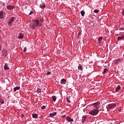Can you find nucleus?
Returning <instances> with one entry per match:
<instances>
[{"instance_id": "f257e3e1", "label": "nucleus", "mask_w": 124, "mask_h": 124, "mask_svg": "<svg viewBox=\"0 0 124 124\" xmlns=\"http://www.w3.org/2000/svg\"><path fill=\"white\" fill-rule=\"evenodd\" d=\"M32 29H35V27H40L42 25V24L39 23V20L35 19L32 22Z\"/></svg>"}, {"instance_id": "f03ea898", "label": "nucleus", "mask_w": 124, "mask_h": 124, "mask_svg": "<svg viewBox=\"0 0 124 124\" xmlns=\"http://www.w3.org/2000/svg\"><path fill=\"white\" fill-rule=\"evenodd\" d=\"M99 113V110L98 109H93L92 110L89 111V114L92 115V116H96Z\"/></svg>"}, {"instance_id": "7ed1b4c3", "label": "nucleus", "mask_w": 124, "mask_h": 124, "mask_svg": "<svg viewBox=\"0 0 124 124\" xmlns=\"http://www.w3.org/2000/svg\"><path fill=\"white\" fill-rule=\"evenodd\" d=\"M14 19H15V18L13 16L10 18L8 22V25H9V26H11V24H12V22L14 21Z\"/></svg>"}, {"instance_id": "20e7f679", "label": "nucleus", "mask_w": 124, "mask_h": 124, "mask_svg": "<svg viewBox=\"0 0 124 124\" xmlns=\"http://www.w3.org/2000/svg\"><path fill=\"white\" fill-rule=\"evenodd\" d=\"M115 106H117V104H108V109H112V108H114V107H115Z\"/></svg>"}, {"instance_id": "39448f33", "label": "nucleus", "mask_w": 124, "mask_h": 124, "mask_svg": "<svg viewBox=\"0 0 124 124\" xmlns=\"http://www.w3.org/2000/svg\"><path fill=\"white\" fill-rule=\"evenodd\" d=\"M100 104V102H97L93 104V106H94V107H95L96 109H98V108H99Z\"/></svg>"}, {"instance_id": "423d86ee", "label": "nucleus", "mask_w": 124, "mask_h": 124, "mask_svg": "<svg viewBox=\"0 0 124 124\" xmlns=\"http://www.w3.org/2000/svg\"><path fill=\"white\" fill-rule=\"evenodd\" d=\"M4 15H5V13L1 11L0 12V19H3L4 18Z\"/></svg>"}, {"instance_id": "0eeeda50", "label": "nucleus", "mask_w": 124, "mask_h": 124, "mask_svg": "<svg viewBox=\"0 0 124 124\" xmlns=\"http://www.w3.org/2000/svg\"><path fill=\"white\" fill-rule=\"evenodd\" d=\"M14 8H15V7L11 5H8L7 6V9H8L9 10H12V9H14Z\"/></svg>"}, {"instance_id": "6e6552de", "label": "nucleus", "mask_w": 124, "mask_h": 124, "mask_svg": "<svg viewBox=\"0 0 124 124\" xmlns=\"http://www.w3.org/2000/svg\"><path fill=\"white\" fill-rule=\"evenodd\" d=\"M122 60L123 59L122 58H119L115 61V63L116 64H119V63L121 62H122Z\"/></svg>"}, {"instance_id": "1a4fd4ad", "label": "nucleus", "mask_w": 124, "mask_h": 124, "mask_svg": "<svg viewBox=\"0 0 124 124\" xmlns=\"http://www.w3.org/2000/svg\"><path fill=\"white\" fill-rule=\"evenodd\" d=\"M18 38V39H22V38H24V34L22 33H20L19 34Z\"/></svg>"}, {"instance_id": "9d476101", "label": "nucleus", "mask_w": 124, "mask_h": 124, "mask_svg": "<svg viewBox=\"0 0 124 124\" xmlns=\"http://www.w3.org/2000/svg\"><path fill=\"white\" fill-rule=\"evenodd\" d=\"M66 120L70 123H71V122H73V119L69 117H67L66 118Z\"/></svg>"}, {"instance_id": "9b49d317", "label": "nucleus", "mask_w": 124, "mask_h": 124, "mask_svg": "<svg viewBox=\"0 0 124 124\" xmlns=\"http://www.w3.org/2000/svg\"><path fill=\"white\" fill-rule=\"evenodd\" d=\"M86 119H87V116H84L82 117L81 119L82 123H84L85 122H86Z\"/></svg>"}, {"instance_id": "f8f14e48", "label": "nucleus", "mask_w": 124, "mask_h": 124, "mask_svg": "<svg viewBox=\"0 0 124 124\" xmlns=\"http://www.w3.org/2000/svg\"><path fill=\"white\" fill-rule=\"evenodd\" d=\"M56 115H57V112H53V113H50L49 114V116L51 118H53V117H55V116H56Z\"/></svg>"}, {"instance_id": "ddd939ff", "label": "nucleus", "mask_w": 124, "mask_h": 124, "mask_svg": "<svg viewBox=\"0 0 124 124\" xmlns=\"http://www.w3.org/2000/svg\"><path fill=\"white\" fill-rule=\"evenodd\" d=\"M61 84H62L64 85V84H66V80L65 79H62L61 81Z\"/></svg>"}, {"instance_id": "4468645a", "label": "nucleus", "mask_w": 124, "mask_h": 124, "mask_svg": "<svg viewBox=\"0 0 124 124\" xmlns=\"http://www.w3.org/2000/svg\"><path fill=\"white\" fill-rule=\"evenodd\" d=\"M32 117L33 118V119H37V118H38V115H37L36 114H32Z\"/></svg>"}, {"instance_id": "2eb2a0df", "label": "nucleus", "mask_w": 124, "mask_h": 124, "mask_svg": "<svg viewBox=\"0 0 124 124\" xmlns=\"http://www.w3.org/2000/svg\"><path fill=\"white\" fill-rule=\"evenodd\" d=\"M4 68L5 70H8V69H9V67H8V65H7V64H5L4 66Z\"/></svg>"}, {"instance_id": "dca6fc26", "label": "nucleus", "mask_w": 124, "mask_h": 124, "mask_svg": "<svg viewBox=\"0 0 124 124\" xmlns=\"http://www.w3.org/2000/svg\"><path fill=\"white\" fill-rule=\"evenodd\" d=\"M78 69H79V70H80L81 71H83V68L82 67V65H81V64H79L78 65Z\"/></svg>"}, {"instance_id": "f3484780", "label": "nucleus", "mask_w": 124, "mask_h": 124, "mask_svg": "<svg viewBox=\"0 0 124 124\" xmlns=\"http://www.w3.org/2000/svg\"><path fill=\"white\" fill-rule=\"evenodd\" d=\"M101 41H102V37H100L98 38V44L101 45Z\"/></svg>"}, {"instance_id": "a211bd4d", "label": "nucleus", "mask_w": 124, "mask_h": 124, "mask_svg": "<svg viewBox=\"0 0 124 124\" xmlns=\"http://www.w3.org/2000/svg\"><path fill=\"white\" fill-rule=\"evenodd\" d=\"M20 90V87H16L14 88V92H16V91H19Z\"/></svg>"}, {"instance_id": "6ab92c4d", "label": "nucleus", "mask_w": 124, "mask_h": 124, "mask_svg": "<svg viewBox=\"0 0 124 124\" xmlns=\"http://www.w3.org/2000/svg\"><path fill=\"white\" fill-rule=\"evenodd\" d=\"M120 90H121V86L118 85L116 89V92H118Z\"/></svg>"}, {"instance_id": "aec40b11", "label": "nucleus", "mask_w": 124, "mask_h": 124, "mask_svg": "<svg viewBox=\"0 0 124 124\" xmlns=\"http://www.w3.org/2000/svg\"><path fill=\"white\" fill-rule=\"evenodd\" d=\"M81 13V16H82V17H84V16H85V11H81L80 12Z\"/></svg>"}, {"instance_id": "412c9836", "label": "nucleus", "mask_w": 124, "mask_h": 124, "mask_svg": "<svg viewBox=\"0 0 124 124\" xmlns=\"http://www.w3.org/2000/svg\"><path fill=\"white\" fill-rule=\"evenodd\" d=\"M107 71H108L107 68H105L103 72V74H106V72H107Z\"/></svg>"}, {"instance_id": "4be33fe9", "label": "nucleus", "mask_w": 124, "mask_h": 124, "mask_svg": "<svg viewBox=\"0 0 124 124\" xmlns=\"http://www.w3.org/2000/svg\"><path fill=\"white\" fill-rule=\"evenodd\" d=\"M52 100H53L55 102V101H56V100L57 99V97H56V96H52Z\"/></svg>"}, {"instance_id": "5701e85b", "label": "nucleus", "mask_w": 124, "mask_h": 124, "mask_svg": "<svg viewBox=\"0 0 124 124\" xmlns=\"http://www.w3.org/2000/svg\"><path fill=\"white\" fill-rule=\"evenodd\" d=\"M40 7L42 8V9H44V8H45V4H43V5H40Z\"/></svg>"}, {"instance_id": "b1692460", "label": "nucleus", "mask_w": 124, "mask_h": 124, "mask_svg": "<svg viewBox=\"0 0 124 124\" xmlns=\"http://www.w3.org/2000/svg\"><path fill=\"white\" fill-rule=\"evenodd\" d=\"M36 93H41V89H40V88H38L37 89Z\"/></svg>"}, {"instance_id": "393cba45", "label": "nucleus", "mask_w": 124, "mask_h": 124, "mask_svg": "<svg viewBox=\"0 0 124 124\" xmlns=\"http://www.w3.org/2000/svg\"><path fill=\"white\" fill-rule=\"evenodd\" d=\"M124 36H121V37H119L118 38V40H122V39H123L124 38Z\"/></svg>"}, {"instance_id": "a878e982", "label": "nucleus", "mask_w": 124, "mask_h": 124, "mask_svg": "<svg viewBox=\"0 0 124 124\" xmlns=\"http://www.w3.org/2000/svg\"><path fill=\"white\" fill-rule=\"evenodd\" d=\"M40 21L41 23H43V21H44L43 17H40Z\"/></svg>"}, {"instance_id": "bb28decb", "label": "nucleus", "mask_w": 124, "mask_h": 124, "mask_svg": "<svg viewBox=\"0 0 124 124\" xmlns=\"http://www.w3.org/2000/svg\"><path fill=\"white\" fill-rule=\"evenodd\" d=\"M94 13H98L99 12V10L95 9L94 11Z\"/></svg>"}, {"instance_id": "cd10ccee", "label": "nucleus", "mask_w": 124, "mask_h": 124, "mask_svg": "<svg viewBox=\"0 0 124 124\" xmlns=\"http://www.w3.org/2000/svg\"><path fill=\"white\" fill-rule=\"evenodd\" d=\"M66 101L67 102H69V103H70V101L69 100V98H68V97L66 98Z\"/></svg>"}, {"instance_id": "c85d7f7f", "label": "nucleus", "mask_w": 124, "mask_h": 124, "mask_svg": "<svg viewBox=\"0 0 124 124\" xmlns=\"http://www.w3.org/2000/svg\"><path fill=\"white\" fill-rule=\"evenodd\" d=\"M23 51L24 52H27V47H24V49H23Z\"/></svg>"}, {"instance_id": "c756f323", "label": "nucleus", "mask_w": 124, "mask_h": 124, "mask_svg": "<svg viewBox=\"0 0 124 124\" xmlns=\"http://www.w3.org/2000/svg\"><path fill=\"white\" fill-rule=\"evenodd\" d=\"M51 75V72H48L47 73H46V75Z\"/></svg>"}, {"instance_id": "7c9ffc66", "label": "nucleus", "mask_w": 124, "mask_h": 124, "mask_svg": "<svg viewBox=\"0 0 124 124\" xmlns=\"http://www.w3.org/2000/svg\"><path fill=\"white\" fill-rule=\"evenodd\" d=\"M31 14H33V12L32 11H31L30 14H29V15H31Z\"/></svg>"}, {"instance_id": "2f4dec72", "label": "nucleus", "mask_w": 124, "mask_h": 124, "mask_svg": "<svg viewBox=\"0 0 124 124\" xmlns=\"http://www.w3.org/2000/svg\"><path fill=\"white\" fill-rule=\"evenodd\" d=\"M45 106H43L42 107H41V109H45Z\"/></svg>"}, {"instance_id": "473e14b6", "label": "nucleus", "mask_w": 124, "mask_h": 124, "mask_svg": "<svg viewBox=\"0 0 124 124\" xmlns=\"http://www.w3.org/2000/svg\"><path fill=\"white\" fill-rule=\"evenodd\" d=\"M1 104H3V103H4V100H2V101H1Z\"/></svg>"}, {"instance_id": "72a5a7b5", "label": "nucleus", "mask_w": 124, "mask_h": 124, "mask_svg": "<svg viewBox=\"0 0 124 124\" xmlns=\"http://www.w3.org/2000/svg\"><path fill=\"white\" fill-rule=\"evenodd\" d=\"M2 98L1 97H0V102H1V101H2Z\"/></svg>"}, {"instance_id": "f704fd0d", "label": "nucleus", "mask_w": 124, "mask_h": 124, "mask_svg": "<svg viewBox=\"0 0 124 124\" xmlns=\"http://www.w3.org/2000/svg\"><path fill=\"white\" fill-rule=\"evenodd\" d=\"M122 15H124V10H123L122 11Z\"/></svg>"}, {"instance_id": "c9c22d12", "label": "nucleus", "mask_w": 124, "mask_h": 124, "mask_svg": "<svg viewBox=\"0 0 124 124\" xmlns=\"http://www.w3.org/2000/svg\"><path fill=\"white\" fill-rule=\"evenodd\" d=\"M24 114H22V115H21L22 119H23V118H24Z\"/></svg>"}, {"instance_id": "e433bc0d", "label": "nucleus", "mask_w": 124, "mask_h": 124, "mask_svg": "<svg viewBox=\"0 0 124 124\" xmlns=\"http://www.w3.org/2000/svg\"><path fill=\"white\" fill-rule=\"evenodd\" d=\"M121 109H119V112H121Z\"/></svg>"}, {"instance_id": "4c0bfd02", "label": "nucleus", "mask_w": 124, "mask_h": 124, "mask_svg": "<svg viewBox=\"0 0 124 124\" xmlns=\"http://www.w3.org/2000/svg\"><path fill=\"white\" fill-rule=\"evenodd\" d=\"M64 117V116H63V118Z\"/></svg>"}, {"instance_id": "58836bf2", "label": "nucleus", "mask_w": 124, "mask_h": 124, "mask_svg": "<svg viewBox=\"0 0 124 124\" xmlns=\"http://www.w3.org/2000/svg\"><path fill=\"white\" fill-rule=\"evenodd\" d=\"M64 117V116H63V118Z\"/></svg>"}]
</instances>
